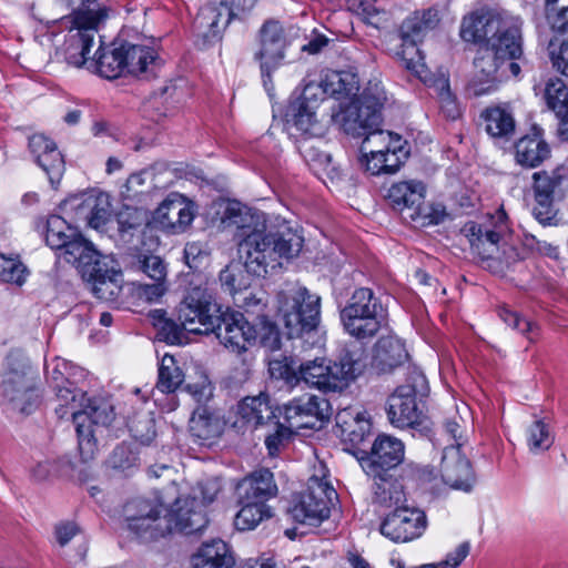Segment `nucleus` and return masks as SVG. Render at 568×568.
Segmentation results:
<instances>
[{"label":"nucleus","mask_w":568,"mask_h":568,"mask_svg":"<svg viewBox=\"0 0 568 568\" xmlns=\"http://www.w3.org/2000/svg\"><path fill=\"white\" fill-rule=\"evenodd\" d=\"M221 223L236 227L234 237L240 257L246 272L255 276L282 267V260L297 256L303 246V237L292 229L267 230L263 214L251 212L237 201L223 204Z\"/></svg>","instance_id":"obj_1"},{"label":"nucleus","mask_w":568,"mask_h":568,"mask_svg":"<svg viewBox=\"0 0 568 568\" xmlns=\"http://www.w3.org/2000/svg\"><path fill=\"white\" fill-rule=\"evenodd\" d=\"M55 413L59 418L71 417L78 435V448L83 462L92 460L98 453L97 435L106 428L114 419V404L111 397L95 396L84 398V393L78 390H60Z\"/></svg>","instance_id":"obj_2"},{"label":"nucleus","mask_w":568,"mask_h":568,"mask_svg":"<svg viewBox=\"0 0 568 568\" xmlns=\"http://www.w3.org/2000/svg\"><path fill=\"white\" fill-rule=\"evenodd\" d=\"M471 248L483 258L498 260L510 266L519 260L518 250L509 243V227L504 211L484 223L469 222L463 230Z\"/></svg>","instance_id":"obj_3"},{"label":"nucleus","mask_w":568,"mask_h":568,"mask_svg":"<svg viewBox=\"0 0 568 568\" xmlns=\"http://www.w3.org/2000/svg\"><path fill=\"white\" fill-rule=\"evenodd\" d=\"M277 307L288 336L314 331L321 318V297L305 286L291 285L277 294Z\"/></svg>","instance_id":"obj_4"},{"label":"nucleus","mask_w":568,"mask_h":568,"mask_svg":"<svg viewBox=\"0 0 568 568\" xmlns=\"http://www.w3.org/2000/svg\"><path fill=\"white\" fill-rule=\"evenodd\" d=\"M341 321L349 335L372 338L385 324V310L371 288L359 287L342 308Z\"/></svg>","instance_id":"obj_5"},{"label":"nucleus","mask_w":568,"mask_h":568,"mask_svg":"<svg viewBox=\"0 0 568 568\" xmlns=\"http://www.w3.org/2000/svg\"><path fill=\"white\" fill-rule=\"evenodd\" d=\"M385 101L386 93L381 81H368L362 93L343 111L342 126L345 133L362 138L367 131L381 126V110Z\"/></svg>","instance_id":"obj_6"},{"label":"nucleus","mask_w":568,"mask_h":568,"mask_svg":"<svg viewBox=\"0 0 568 568\" xmlns=\"http://www.w3.org/2000/svg\"><path fill=\"white\" fill-rule=\"evenodd\" d=\"M128 530L144 542L154 541L171 534L166 508L158 499L136 497L123 507Z\"/></svg>","instance_id":"obj_7"},{"label":"nucleus","mask_w":568,"mask_h":568,"mask_svg":"<svg viewBox=\"0 0 568 568\" xmlns=\"http://www.w3.org/2000/svg\"><path fill=\"white\" fill-rule=\"evenodd\" d=\"M1 387L2 396L13 409L30 414L37 406L36 376L28 361L9 356Z\"/></svg>","instance_id":"obj_8"},{"label":"nucleus","mask_w":568,"mask_h":568,"mask_svg":"<svg viewBox=\"0 0 568 568\" xmlns=\"http://www.w3.org/2000/svg\"><path fill=\"white\" fill-rule=\"evenodd\" d=\"M108 17L104 8L79 9L73 12V28L65 41V60L80 68L89 59L99 24Z\"/></svg>","instance_id":"obj_9"},{"label":"nucleus","mask_w":568,"mask_h":568,"mask_svg":"<svg viewBox=\"0 0 568 568\" xmlns=\"http://www.w3.org/2000/svg\"><path fill=\"white\" fill-rule=\"evenodd\" d=\"M335 490L323 480L312 477L307 489L292 496L287 515L296 523L318 526L329 517V501Z\"/></svg>","instance_id":"obj_10"},{"label":"nucleus","mask_w":568,"mask_h":568,"mask_svg":"<svg viewBox=\"0 0 568 568\" xmlns=\"http://www.w3.org/2000/svg\"><path fill=\"white\" fill-rule=\"evenodd\" d=\"M403 442L390 435H378L369 452L359 458L363 470L372 478L386 476L404 460Z\"/></svg>","instance_id":"obj_11"},{"label":"nucleus","mask_w":568,"mask_h":568,"mask_svg":"<svg viewBox=\"0 0 568 568\" xmlns=\"http://www.w3.org/2000/svg\"><path fill=\"white\" fill-rule=\"evenodd\" d=\"M332 413L329 402L316 395H304L284 406L285 420L295 429H320Z\"/></svg>","instance_id":"obj_12"},{"label":"nucleus","mask_w":568,"mask_h":568,"mask_svg":"<svg viewBox=\"0 0 568 568\" xmlns=\"http://www.w3.org/2000/svg\"><path fill=\"white\" fill-rule=\"evenodd\" d=\"M221 307L200 293L187 295L178 310V318L184 331L194 334H210L217 325Z\"/></svg>","instance_id":"obj_13"},{"label":"nucleus","mask_w":568,"mask_h":568,"mask_svg":"<svg viewBox=\"0 0 568 568\" xmlns=\"http://www.w3.org/2000/svg\"><path fill=\"white\" fill-rule=\"evenodd\" d=\"M509 50L494 49L491 47H479L474 60L475 73L468 84V90L476 97L489 93L497 88L499 69L507 60H515L518 57H510Z\"/></svg>","instance_id":"obj_14"},{"label":"nucleus","mask_w":568,"mask_h":568,"mask_svg":"<svg viewBox=\"0 0 568 568\" xmlns=\"http://www.w3.org/2000/svg\"><path fill=\"white\" fill-rule=\"evenodd\" d=\"M214 333L219 341L231 352L242 355L257 338L256 328L239 312H222L219 315Z\"/></svg>","instance_id":"obj_15"},{"label":"nucleus","mask_w":568,"mask_h":568,"mask_svg":"<svg viewBox=\"0 0 568 568\" xmlns=\"http://www.w3.org/2000/svg\"><path fill=\"white\" fill-rule=\"evenodd\" d=\"M479 47H491L494 49L511 50L510 57H520L521 54V34L520 24L517 19L504 18L495 12H488V19L485 20Z\"/></svg>","instance_id":"obj_16"},{"label":"nucleus","mask_w":568,"mask_h":568,"mask_svg":"<svg viewBox=\"0 0 568 568\" xmlns=\"http://www.w3.org/2000/svg\"><path fill=\"white\" fill-rule=\"evenodd\" d=\"M426 523L424 511L404 505L386 516L381 525V532L393 541L407 542L423 534Z\"/></svg>","instance_id":"obj_17"},{"label":"nucleus","mask_w":568,"mask_h":568,"mask_svg":"<svg viewBox=\"0 0 568 568\" xmlns=\"http://www.w3.org/2000/svg\"><path fill=\"white\" fill-rule=\"evenodd\" d=\"M233 17L234 12L225 1L202 7L193 22L196 37L202 41L200 45L206 48L220 41Z\"/></svg>","instance_id":"obj_18"},{"label":"nucleus","mask_w":568,"mask_h":568,"mask_svg":"<svg viewBox=\"0 0 568 568\" xmlns=\"http://www.w3.org/2000/svg\"><path fill=\"white\" fill-rule=\"evenodd\" d=\"M195 217L192 202L178 193H171L153 213V221L161 229L180 234L187 230Z\"/></svg>","instance_id":"obj_19"},{"label":"nucleus","mask_w":568,"mask_h":568,"mask_svg":"<svg viewBox=\"0 0 568 568\" xmlns=\"http://www.w3.org/2000/svg\"><path fill=\"white\" fill-rule=\"evenodd\" d=\"M166 516L170 517L171 532L191 535L201 531L207 525L205 510L196 496L176 499L173 509H166Z\"/></svg>","instance_id":"obj_20"},{"label":"nucleus","mask_w":568,"mask_h":568,"mask_svg":"<svg viewBox=\"0 0 568 568\" xmlns=\"http://www.w3.org/2000/svg\"><path fill=\"white\" fill-rule=\"evenodd\" d=\"M28 146L37 164L47 173L51 185L55 187L65 170L64 159L57 144L43 134H33L29 138Z\"/></svg>","instance_id":"obj_21"},{"label":"nucleus","mask_w":568,"mask_h":568,"mask_svg":"<svg viewBox=\"0 0 568 568\" xmlns=\"http://www.w3.org/2000/svg\"><path fill=\"white\" fill-rule=\"evenodd\" d=\"M443 480L456 489L471 490L476 477L470 462L460 453L458 446H447L442 456Z\"/></svg>","instance_id":"obj_22"},{"label":"nucleus","mask_w":568,"mask_h":568,"mask_svg":"<svg viewBox=\"0 0 568 568\" xmlns=\"http://www.w3.org/2000/svg\"><path fill=\"white\" fill-rule=\"evenodd\" d=\"M387 404V416L394 426L406 428L419 424L420 412L413 386L403 385L397 387L389 396Z\"/></svg>","instance_id":"obj_23"},{"label":"nucleus","mask_w":568,"mask_h":568,"mask_svg":"<svg viewBox=\"0 0 568 568\" xmlns=\"http://www.w3.org/2000/svg\"><path fill=\"white\" fill-rule=\"evenodd\" d=\"M261 49L255 53L260 67L264 72L270 68H277L284 59L285 37L283 27L278 21H266L260 31Z\"/></svg>","instance_id":"obj_24"},{"label":"nucleus","mask_w":568,"mask_h":568,"mask_svg":"<svg viewBox=\"0 0 568 568\" xmlns=\"http://www.w3.org/2000/svg\"><path fill=\"white\" fill-rule=\"evenodd\" d=\"M298 368L300 382L303 381L323 392H341L343 389L342 378L338 377L341 369L334 366L332 362L316 358L301 363Z\"/></svg>","instance_id":"obj_25"},{"label":"nucleus","mask_w":568,"mask_h":568,"mask_svg":"<svg viewBox=\"0 0 568 568\" xmlns=\"http://www.w3.org/2000/svg\"><path fill=\"white\" fill-rule=\"evenodd\" d=\"M277 486L273 473L262 468L243 478L236 486L239 503H264L276 496Z\"/></svg>","instance_id":"obj_26"},{"label":"nucleus","mask_w":568,"mask_h":568,"mask_svg":"<svg viewBox=\"0 0 568 568\" xmlns=\"http://www.w3.org/2000/svg\"><path fill=\"white\" fill-rule=\"evenodd\" d=\"M276 419L275 409L270 397L261 393L257 396H247L237 405V422L252 428L271 425Z\"/></svg>","instance_id":"obj_27"},{"label":"nucleus","mask_w":568,"mask_h":568,"mask_svg":"<svg viewBox=\"0 0 568 568\" xmlns=\"http://www.w3.org/2000/svg\"><path fill=\"white\" fill-rule=\"evenodd\" d=\"M123 48L126 73L145 80L156 77L161 60L152 48L131 43L123 44Z\"/></svg>","instance_id":"obj_28"},{"label":"nucleus","mask_w":568,"mask_h":568,"mask_svg":"<svg viewBox=\"0 0 568 568\" xmlns=\"http://www.w3.org/2000/svg\"><path fill=\"white\" fill-rule=\"evenodd\" d=\"M439 23L438 11L432 8L416 10L403 20L398 34L404 43H420Z\"/></svg>","instance_id":"obj_29"},{"label":"nucleus","mask_w":568,"mask_h":568,"mask_svg":"<svg viewBox=\"0 0 568 568\" xmlns=\"http://www.w3.org/2000/svg\"><path fill=\"white\" fill-rule=\"evenodd\" d=\"M408 357L404 343L394 335L382 336L375 344L372 365L386 373L402 365Z\"/></svg>","instance_id":"obj_30"},{"label":"nucleus","mask_w":568,"mask_h":568,"mask_svg":"<svg viewBox=\"0 0 568 568\" xmlns=\"http://www.w3.org/2000/svg\"><path fill=\"white\" fill-rule=\"evenodd\" d=\"M336 427L344 442L356 446L363 443L371 433V422L365 414L356 408L341 409L336 416Z\"/></svg>","instance_id":"obj_31"},{"label":"nucleus","mask_w":568,"mask_h":568,"mask_svg":"<svg viewBox=\"0 0 568 568\" xmlns=\"http://www.w3.org/2000/svg\"><path fill=\"white\" fill-rule=\"evenodd\" d=\"M545 100L550 110L560 120L558 134L568 141V87L558 78L549 79L545 88Z\"/></svg>","instance_id":"obj_32"},{"label":"nucleus","mask_w":568,"mask_h":568,"mask_svg":"<svg viewBox=\"0 0 568 568\" xmlns=\"http://www.w3.org/2000/svg\"><path fill=\"white\" fill-rule=\"evenodd\" d=\"M191 564L193 568H231L234 558L222 539H213L200 547L192 556Z\"/></svg>","instance_id":"obj_33"},{"label":"nucleus","mask_w":568,"mask_h":568,"mask_svg":"<svg viewBox=\"0 0 568 568\" xmlns=\"http://www.w3.org/2000/svg\"><path fill=\"white\" fill-rule=\"evenodd\" d=\"M313 87L307 85L302 95L291 103L290 113L293 125L303 133L314 134L317 126L315 109L317 100L312 97Z\"/></svg>","instance_id":"obj_34"},{"label":"nucleus","mask_w":568,"mask_h":568,"mask_svg":"<svg viewBox=\"0 0 568 568\" xmlns=\"http://www.w3.org/2000/svg\"><path fill=\"white\" fill-rule=\"evenodd\" d=\"M373 503L384 507H402L406 503L404 486L390 473L386 476L373 478Z\"/></svg>","instance_id":"obj_35"},{"label":"nucleus","mask_w":568,"mask_h":568,"mask_svg":"<svg viewBox=\"0 0 568 568\" xmlns=\"http://www.w3.org/2000/svg\"><path fill=\"white\" fill-rule=\"evenodd\" d=\"M480 119L491 138L509 139L515 132V119L508 106H488L480 113Z\"/></svg>","instance_id":"obj_36"},{"label":"nucleus","mask_w":568,"mask_h":568,"mask_svg":"<svg viewBox=\"0 0 568 568\" xmlns=\"http://www.w3.org/2000/svg\"><path fill=\"white\" fill-rule=\"evenodd\" d=\"M549 154L548 144L537 134L526 135L515 144L516 162L525 168L540 165Z\"/></svg>","instance_id":"obj_37"},{"label":"nucleus","mask_w":568,"mask_h":568,"mask_svg":"<svg viewBox=\"0 0 568 568\" xmlns=\"http://www.w3.org/2000/svg\"><path fill=\"white\" fill-rule=\"evenodd\" d=\"M425 187L420 182H399L393 184L387 191V200L398 211L408 209L415 211L424 199Z\"/></svg>","instance_id":"obj_38"},{"label":"nucleus","mask_w":568,"mask_h":568,"mask_svg":"<svg viewBox=\"0 0 568 568\" xmlns=\"http://www.w3.org/2000/svg\"><path fill=\"white\" fill-rule=\"evenodd\" d=\"M535 195H548L550 199L562 197L568 189V170L559 166L551 172L540 171L532 175Z\"/></svg>","instance_id":"obj_39"},{"label":"nucleus","mask_w":568,"mask_h":568,"mask_svg":"<svg viewBox=\"0 0 568 568\" xmlns=\"http://www.w3.org/2000/svg\"><path fill=\"white\" fill-rule=\"evenodd\" d=\"M189 428L195 443L204 446H211L222 430L220 420L205 409H197L193 413Z\"/></svg>","instance_id":"obj_40"},{"label":"nucleus","mask_w":568,"mask_h":568,"mask_svg":"<svg viewBox=\"0 0 568 568\" xmlns=\"http://www.w3.org/2000/svg\"><path fill=\"white\" fill-rule=\"evenodd\" d=\"M81 210L85 212L88 224L95 230L105 226L112 216L110 196L102 192L88 195L82 202Z\"/></svg>","instance_id":"obj_41"},{"label":"nucleus","mask_w":568,"mask_h":568,"mask_svg":"<svg viewBox=\"0 0 568 568\" xmlns=\"http://www.w3.org/2000/svg\"><path fill=\"white\" fill-rule=\"evenodd\" d=\"M367 355L362 345L353 344L345 349L338 363H333L341 369L338 377L342 378L343 389L348 383L358 376L366 366Z\"/></svg>","instance_id":"obj_42"},{"label":"nucleus","mask_w":568,"mask_h":568,"mask_svg":"<svg viewBox=\"0 0 568 568\" xmlns=\"http://www.w3.org/2000/svg\"><path fill=\"white\" fill-rule=\"evenodd\" d=\"M97 54L98 58L94 62V67L101 77L115 79L126 72L123 44L120 48L109 51H101V48H99L95 52V55Z\"/></svg>","instance_id":"obj_43"},{"label":"nucleus","mask_w":568,"mask_h":568,"mask_svg":"<svg viewBox=\"0 0 568 568\" xmlns=\"http://www.w3.org/2000/svg\"><path fill=\"white\" fill-rule=\"evenodd\" d=\"M97 250L79 232L62 250L65 262L74 265L80 272L97 256Z\"/></svg>","instance_id":"obj_44"},{"label":"nucleus","mask_w":568,"mask_h":568,"mask_svg":"<svg viewBox=\"0 0 568 568\" xmlns=\"http://www.w3.org/2000/svg\"><path fill=\"white\" fill-rule=\"evenodd\" d=\"M358 89V78L352 71H333L323 82V91L337 98L355 95Z\"/></svg>","instance_id":"obj_45"},{"label":"nucleus","mask_w":568,"mask_h":568,"mask_svg":"<svg viewBox=\"0 0 568 568\" xmlns=\"http://www.w3.org/2000/svg\"><path fill=\"white\" fill-rule=\"evenodd\" d=\"M241 509L234 518L239 530H252L263 520L272 517L271 508L264 503H239Z\"/></svg>","instance_id":"obj_46"},{"label":"nucleus","mask_w":568,"mask_h":568,"mask_svg":"<svg viewBox=\"0 0 568 568\" xmlns=\"http://www.w3.org/2000/svg\"><path fill=\"white\" fill-rule=\"evenodd\" d=\"M78 234L64 219L51 215L47 220L45 242L53 250H63L64 246Z\"/></svg>","instance_id":"obj_47"},{"label":"nucleus","mask_w":568,"mask_h":568,"mask_svg":"<svg viewBox=\"0 0 568 568\" xmlns=\"http://www.w3.org/2000/svg\"><path fill=\"white\" fill-rule=\"evenodd\" d=\"M183 381L184 374L174 357L164 355L159 367L156 388L162 393L170 394L175 392Z\"/></svg>","instance_id":"obj_48"},{"label":"nucleus","mask_w":568,"mask_h":568,"mask_svg":"<svg viewBox=\"0 0 568 568\" xmlns=\"http://www.w3.org/2000/svg\"><path fill=\"white\" fill-rule=\"evenodd\" d=\"M361 153L364 155L390 152V146L400 142V138H394L392 132L384 131L381 126L363 134Z\"/></svg>","instance_id":"obj_49"},{"label":"nucleus","mask_w":568,"mask_h":568,"mask_svg":"<svg viewBox=\"0 0 568 568\" xmlns=\"http://www.w3.org/2000/svg\"><path fill=\"white\" fill-rule=\"evenodd\" d=\"M300 364L292 356L280 355L268 361V371L273 378L283 379L293 386L300 383Z\"/></svg>","instance_id":"obj_50"},{"label":"nucleus","mask_w":568,"mask_h":568,"mask_svg":"<svg viewBox=\"0 0 568 568\" xmlns=\"http://www.w3.org/2000/svg\"><path fill=\"white\" fill-rule=\"evenodd\" d=\"M555 442V435L541 419L535 420L527 429V445L534 454L548 450Z\"/></svg>","instance_id":"obj_51"},{"label":"nucleus","mask_w":568,"mask_h":568,"mask_svg":"<svg viewBox=\"0 0 568 568\" xmlns=\"http://www.w3.org/2000/svg\"><path fill=\"white\" fill-rule=\"evenodd\" d=\"M220 282L222 287L227 291L233 298L242 295L250 286L248 276L240 267L226 266L220 273Z\"/></svg>","instance_id":"obj_52"},{"label":"nucleus","mask_w":568,"mask_h":568,"mask_svg":"<svg viewBox=\"0 0 568 568\" xmlns=\"http://www.w3.org/2000/svg\"><path fill=\"white\" fill-rule=\"evenodd\" d=\"M418 44L419 43H404L402 41V49L397 52V55L407 70L412 71L420 80H425L424 73L426 72V65Z\"/></svg>","instance_id":"obj_53"},{"label":"nucleus","mask_w":568,"mask_h":568,"mask_svg":"<svg viewBox=\"0 0 568 568\" xmlns=\"http://www.w3.org/2000/svg\"><path fill=\"white\" fill-rule=\"evenodd\" d=\"M120 271L115 267V262L105 255H101L97 252L95 258L90 261L85 267L81 271L82 277L88 282L97 281L102 277L111 276V273H119Z\"/></svg>","instance_id":"obj_54"},{"label":"nucleus","mask_w":568,"mask_h":568,"mask_svg":"<svg viewBox=\"0 0 568 568\" xmlns=\"http://www.w3.org/2000/svg\"><path fill=\"white\" fill-rule=\"evenodd\" d=\"M27 275L28 270L20 260L0 254V280L2 282L20 286L26 282Z\"/></svg>","instance_id":"obj_55"},{"label":"nucleus","mask_w":568,"mask_h":568,"mask_svg":"<svg viewBox=\"0 0 568 568\" xmlns=\"http://www.w3.org/2000/svg\"><path fill=\"white\" fill-rule=\"evenodd\" d=\"M546 18L552 30L568 31V0H546Z\"/></svg>","instance_id":"obj_56"},{"label":"nucleus","mask_w":568,"mask_h":568,"mask_svg":"<svg viewBox=\"0 0 568 568\" xmlns=\"http://www.w3.org/2000/svg\"><path fill=\"white\" fill-rule=\"evenodd\" d=\"M122 275L119 273H111V276L102 277L97 281L90 282L92 284V293L102 301H113L121 293Z\"/></svg>","instance_id":"obj_57"},{"label":"nucleus","mask_w":568,"mask_h":568,"mask_svg":"<svg viewBox=\"0 0 568 568\" xmlns=\"http://www.w3.org/2000/svg\"><path fill=\"white\" fill-rule=\"evenodd\" d=\"M413 220L420 219L423 225L430 224H440L443 223L449 215L446 211V207L440 203H424V199L422 200L419 205H416L414 212L409 214Z\"/></svg>","instance_id":"obj_58"},{"label":"nucleus","mask_w":568,"mask_h":568,"mask_svg":"<svg viewBox=\"0 0 568 568\" xmlns=\"http://www.w3.org/2000/svg\"><path fill=\"white\" fill-rule=\"evenodd\" d=\"M489 11L471 13L464 18L460 27V36L465 41L479 43L483 31L486 27L485 20L488 19Z\"/></svg>","instance_id":"obj_59"},{"label":"nucleus","mask_w":568,"mask_h":568,"mask_svg":"<svg viewBox=\"0 0 568 568\" xmlns=\"http://www.w3.org/2000/svg\"><path fill=\"white\" fill-rule=\"evenodd\" d=\"M133 267L153 281L166 280V266L160 256L140 254L133 263Z\"/></svg>","instance_id":"obj_60"},{"label":"nucleus","mask_w":568,"mask_h":568,"mask_svg":"<svg viewBox=\"0 0 568 568\" xmlns=\"http://www.w3.org/2000/svg\"><path fill=\"white\" fill-rule=\"evenodd\" d=\"M145 223H148V213L143 209L124 206L118 213V224L121 233L135 230Z\"/></svg>","instance_id":"obj_61"},{"label":"nucleus","mask_w":568,"mask_h":568,"mask_svg":"<svg viewBox=\"0 0 568 568\" xmlns=\"http://www.w3.org/2000/svg\"><path fill=\"white\" fill-rule=\"evenodd\" d=\"M270 426H273V432L265 436V446L270 456H276L281 447L287 442L292 435V428L284 426L278 420H273Z\"/></svg>","instance_id":"obj_62"},{"label":"nucleus","mask_w":568,"mask_h":568,"mask_svg":"<svg viewBox=\"0 0 568 568\" xmlns=\"http://www.w3.org/2000/svg\"><path fill=\"white\" fill-rule=\"evenodd\" d=\"M548 51L554 68L568 77V40L551 39Z\"/></svg>","instance_id":"obj_63"},{"label":"nucleus","mask_w":568,"mask_h":568,"mask_svg":"<svg viewBox=\"0 0 568 568\" xmlns=\"http://www.w3.org/2000/svg\"><path fill=\"white\" fill-rule=\"evenodd\" d=\"M138 455L126 445L116 446L109 457V465L119 470H129L138 466Z\"/></svg>","instance_id":"obj_64"}]
</instances>
